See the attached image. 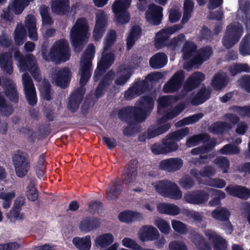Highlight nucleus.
Returning <instances> with one entry per match:
<instances>
[{
  "label": "nucleus",
  "mask_w": 250,
  "mask_h": 250,
  "mask_svg": "<svg viewBox=\"0 0 250 250\" xmlns=\"http://www.w3.org/2000/svg\"><path fill=\"white\" fill-rule=\"evenodd\" d=\"M139 106H126L120 109V115L124 120H134L133 122H144L154 107V100L149 95L142 96Z\"/></svg>",
  "instance_id": "f257e3e1"
},
{
  "label": "nucleus",
  "mask_w": 250,
  "mask_h": 250,
  "mask_svg": "<svg viewBox=\"0 0 250 250\" xmlns=\"http://www.w3.org/2000/svg\"><path fill=\"white\" fill-rule=\"evenodd\" d=\"M182 27L181 24H175L160 30L155 36V47L158 49L167 47L171 51L176 50L186 40L185 35L183 33L179 34L171 40H169V38L171 35L180 30Z\"/></svg>",
  "instance_id": "f03ea898"
},
{
  "label": "nucleus",
  "mask_w": 250,
  "mask_h": 250,
  "mask_svg": "<svg viewBox=\"0 0 250 250\" xmlns=\"http://www.w3.org/2000/svg\"><path fill=\"white\" fill-rule=\"evenodd\" d=\"M69 51L67 41L61 39L55 42L48 54L45 48L42 49L41 53L43 59L46 62L58 64L69 60L71 56Z\"/></svg>",
  "instance_id": "7ed1b4c3"
},
{
  "label": "nucleus",
  "mask_w": 250,
  "mask_h": 250,
  "mask_svg": "<svg viewBox=\"0 0 250 250\" xmlns=\"http://www.w3.org/2000/svg\"><path fill=\"white\" fill-rule=\"evenodd\" d=\"M88 25L84 18L78 19L70 31L71 43L75 49L83 47L87 41Z\"/></svg>",
  "instance_id": "20e7f679"
},
{
  "label": "nucleus",
  "mask_w": 250,
  "mask_h": 250,
  "mask_svg": "<svg viewBox=\"0 0 250 250\" xmlns=\"http://www.w3.org/2000/svg\"><path fill=\"white\" fill-rule=\"evenodd\" d=\"M95 53V46L93 44L90 43L84 51L81 57L80 84L82 86H85L91 77L92 71V61L94 57Z\"/></svg>",
  "instance_id": "39448f33"
},
{
  "label": "nucleus",
  "mask_w": 250,
  "mask_h": 250,
  "mask_svg": "<svg viewBox=\"0 0 250 250\" xmlns=\"http://www.w3.org/2000/svg\"><path fill=\"white\" fill-rule=\"evenodd\" d=\"M14 57L18 61L19 67L22 71H29L35 80L38 79L40 74L33 55L28 54L23 56L19 50H17L14 53Z\"/></svg>",
  "instance_id": "423d86ee"
},
{
  "label": "nucleus",
  "mask_w": 250,
  "mask_h": 250,
  "mask_svg": "<svg viewBox=\"0 0 250 250\" xmlns=\"http://www.w3.org/2000/svg\"><path fill=\"white\" fill-rule=\"evenodd\" d=\"M156 190L162 196L174 200H179L182 192L177 185L169 180L160 181L155 186Z\"/></svg>",
  "instance_id": "0eeeda50"
},
{
  "label": "nucleus",
  "mask_w": 250,
  "mask_h": 250,
  "mask_svg": "<svg viewBox=\"0 0 250 250\" xmlns=\"http://www.w3.org/2000/svg\"><path fill=\"white\" fill-rule=\"evenodd\" d=\"M243 33V27L239 24H229L222 39L223 46L227 49L232 47L239 42Z\"/></svg>",
  "instance_id": "6e6552de"
},
{
  "label": "nucleus",
  "mask_w": 250,
  "mask_h": 250,
  "mask_svg": "<svg viewBox=\"0 0 250 250\" xmlns=\"http://www.w3.org/2000/svg\"><path fill=\"white\" fill-rule=\"evenodd\" d=\"M131 0H116L112 6L115 21L118 24L128 23L130 19L127 9L130 5Z\"/></svg>",
  "instance_id": "1a4fd4ad"
},
{
  "label": "nucleus",
  "mask_w": 250,
  "mask_h": 250,
  "mask_svg": "<svg viewBox=\"0 0 250 250\" xmlns=\"http://www.w3.org/2000/svg\"><path fill=\"white\" fill-rule=\"evenodd\" d=\"M13 162L17 176L20 178L25 176L30 167L28 154L18 150L13 156Z\"/></svg>",
  "instance_id": "9d476101"
},
{
  "label": "nucleus",
  "mask_w": 250,
  "mask_h": 250,
  "mask_svg": "<svg viewBox=\"0 0 250 250\" xmlns=\"http://www.w3.org/2000/svg\"><path fill=\"white\" fill-rule=\"evenodd\" d=\"M96 22L93 31V38L95 41L100 40L104 34L108 25V19L105 13L102 10L96 14Z\"/></svg>",
  "instance_id": "9b49d317"
},
{
  "label": "nucleus",
  "mask_w": 250,
  "mask_h": 250,
  "mask_svg": "<svg viewBox=\"0 0 250 250\" xmlns=\"http://www.w3.org/2000/svg\"><path fill=\"white\" fill-rule=\"evenodd\" d=\"M22 77L26 100L29 105L34 106L37 103V97L33 80L28 74H23Z\"/></svg>",
  "instance_id": "f8f14e48"
},
{
  "label": "nucleus",
  "mask_w": 250,
  "mask_h": 250,
  "mask_svg": "<svg viewBox=\"0 0 250 250\" xmlns=\"http://www.w3.org/2000/svg\"><path fill=\"white\" fill-rule=\"evenodd\" d=\"M185 78L184 71L181 70L177 71L164 85V92L172 93L178 91L181 88Z\"/></svg>",
  "instance_id": "ddd939ff"
},
{
  "label": "nucleus",
  "mask_w": 250,
  "mask_h": 250,
  "mask_svg": "<svg viewBox=\"0 0 250 250\" xmlns=\"http://www.w3.org/2000/svg\"><path fill=\"white\" fill-rule=\"evenodd\" d=\"M114 54L112 52L107 53L102 56L94 72L93 77L94 81L99 80L103 74L114 63Z\"/></svg>",
  "instance_id": "4468645a"
},
{
  "label": "nucleus",
  "mask_w": 250,
  "mask_h": 250,
  "mask_svg": "<svg viewBox=\"0 0 250 250\" xmlns=\"http://www.w3.org/2000/svg\"><path fill=\"white\" fill-rule=\"evenodd\" d=\"M163 7L160 6L153 3L149 4L145 13L146 21L153 25H160L163 17Z\"/></svg>",
  "instance_id": "2eb2a0df"
},
{
  "label": "nucleus",
  "mask_w": 250,
  "mask_h": 250,
  "mask_svg": "<svg viewBox=\"0 0 250 250\" xmlns=\"http://www.w3.org/2000/svg\"><path fill=\"white\" fill-rule=\"evenodd\" d=\"M205 235L208 240L211 242L214 250H227L228 242L215 231L212 229H207Z\"/></svg>",
  "instance_id": "dca6fc26"
},
{
  "label": "nucleus",
  "mask_w": 250,
  "mask_h": 250,
  "mask_svg": "<svg viewBox=\"0 0 250 250\" xmlns=\"http://www.w3.org/2000/svg\"><path fill=\"white\" fill-rule=\"evenodd\" d=\"M72 72L68 67L60 68L54 76L56 85L64 89L67 88L71 82Z\"/></svg>",
  "instance_id": "f3484780"
},
{
  "label": "nucleus",
  "mask_w": 250,
  "mask_h": 250,
  "mask_svg": "<svg viewBox=\"0 0 250 250\" xmlns=\"http://www.w3.org/2000/svg\"><path fill=\"white\" fill-rule=\"evenodd\" d=\"M209 194L204 190L199 189L187 193L184 196L185 201L189 204L200 205L207 202Z\"/></svg>",
  "instance_id": "a211bd4d"
},
{
  "label": "nucleus",
  "mask_w": 250,
  "mask_h": 250,
  "mask_svg": "<svg viewBox=\"0 0 250 250\" xmlns=\"http://www.w3.org/2000/svg\"><path fill=\"white\" fill-rule=\"evenodd\" d=\"M183 165V161L181 158L172 157L162 160L159 163V167L161 170L173 172L180 170Z\"/></svg>",
  "instance_id": "6ab92c4d"
},
{
  "label": "nucleus",
  "mask_w": 250,
  "mask_h": 250,
  "mask_svg": "<svg viewBox=\"0 0 250 250\" xmlns=\"http://www.w3.org/2000/svg\"><path fill=\"white\" fill-rule=\"evenodd\" d=\"M101 225L100 219L94 216H87L82 219L79 224V229L85 233L99 229Z\"/></svg>",
  "instance_id": "aec40b11"
},
{
  "label": "nucleus",
  "mask_w": 250,
  "mask_h": 250,
  "mask_svg": "<svg viewBox=\"0 0 250 250\" xmlns=\"http://www.w3.org/2000/svg\"><path fill=\"white\" fill-rule=\"evenodd\" d=\"M205 79V75L200 72H195L186 80L183 85V90L188 92L198 87Z\"/></svg>",
  "instance_id": "412c9836"
},
{
  "label": "nucleus",
  "mask_w": 250,
  "mask_h": 250,
  "mask_svg": "<svg viewBox=\"0 0 250 250\" xmlns=\"http://www.w3.org/2000/svg\"><path fill=\"white\" fill-rule=\"evenodd\" d=\"M227 193L233 197L243 200H248L250 198V189L239 185H229L225 188Z\"/></svg>",
  "instance_id": "4be33fe9"
},
{
  "label": "nucleus",
  "mask_w": 250,
  "mask_h": 250,
  "mask_svg": "<svg viewBox=\"0 0 250 250\" xmlns=\"http://www.w3.org/2000/svg\"><path fill=\"white\" fill-rule=\"evenodd\" d=\"M123 189V182L119 178L112 181L106 191V199L109 200L115 199L122 192Z\"/></svg>",
  "instance_id": "5701e85b"
},
{
  "label": "nucleus",
  "mask_w": 250,
  "mask_h": 250,
  "mask_svg": "<svg viewBox=\"0 0 250 250\" xmlns=\"http://www.w3.org/2000/svg\"><path fill=\"white\" fill-rule=\"evenodd\" d=\"M114 72L110 70L104 76L95 90V96L97 98L102 97L104 94L106 88L112 82Z\"/></svg>",
  "instance_id": "b1692460"
},
{
  "label": "nucleus",
  "mask_w": 250,
  "mask_h": 250,
  "mask_svg": "<svg viewBox=\"0 0 250 250\" xmlns=\"http://www.w3.org/2000/svg\"><path fill=\"white\" fill-rule=\"evenodd\" d=\"M25 25L28 31L29 38L33 41H37L38 33L35 17L32 14L27 15L25 20Z\"/></svg>",
  "instance_id": "393cba45"
},
{
  "label": "nucleus",
  "mask_w": 250,
  "mask_h": 250,
  "mask_svg": "<svg viewBox=\"0 0 250 250\" xmlns=\"http://www.w3.org/2000/svg\"><path fill=\"white\" fill-rule=\"evenodd\" d=\"M51 8L54 13L58 15H64L69 11V1L68 0H52Z\"/></svg>",
  "instance_id": "a878e982"
},
{
  "label": "nucleus",
  "mask_w": 250,
  "mask_h": 250,
  "mask_svg": "<svg viewBox=\"0 0 250 250\" xmlns=\"http://www.w3.org/2000/svg\"><path fill=\"white\" fill-rule=\"evenodd\" d=\"M0 65L6 73L11 75L13 72L12 54L9 52H5L0 54Z\"/></svg>",
  "instance_id": "bb28decb"
},
{
  "label": "nucleus",
  "mask_w": 250,
  "mask_h": 250,
  "mask_svg": "<svg viewBox=\"0 0 250 250\" xmlns=\"http://www.w3.org/2000/svg\"><path fill=\"white\" fill-rule=\"evenodd\" d=\"M143 218L142 213L131 210L122 211L118 215V219L120 221L127 223H130L133 221H140Z\"/></svg>",
  "instance_id": "cd10ccee"
},
{
  "label": "nucleus",
  "mask_w": 250,
  "mask_h": 250,
  "mask_svg": "<svg viewBox=\"0 0 250 250\" xmlns=\"http://www.w3.org/2000/svg\"><path fill=\"white\" fill-rule=\"evenodd\" d=\"M131 161L130 163L126 166L123 170L122 174L123 182L125 184L133 182L137 176V167H135Z\"/></svg>",
  "instance_id": "c85d7f7f"
},
{
  "label": "nucleus",
  "mask_w": 250,
  "mask_h": 250,
  "mask_svg": "<svg viewBox=\"0 0 250 250\" xmlns=\"http://www.w3.org/2000/svg\"><path fill=\"white\" fill-rule=\"evenodd\" d=\"M167 62V56L164 53H158L150 58L149 65L153 69H159L163 67Z\"/></svg>",
  "instance_id": "c756f323"
},
{
  "label": "nucleus",
  "mask_w": 250,
  "mask_h": 250,
  "mask_svg": "<svg viewBox=\"0 0 250 250\" xmlns=\"http://www.w3.org/2000/svg\"><path fill=\"white\" fill-rule=\"evenodd\" d=\"M157 210L161 213L170 215H177L180 212V209L177 206L165 203L159 204Z\"/></svg>",
  "instance_id": "7c9ffc66"
},
{
  "label": "nucleus",
  "mask_w": 250,
  "mask_h": 250,
  "mask_svg": "<svg viewBox=\"0 0 250 250\" xmlns=\"http://www.w3.org/2000/svg\"><path fill=\"white\" fill-rule=\"evenodd\" d=\"M5 96L12 103L17 104L19 102V93L15 85L13 83H9L3 86Z\"/></svg>",
  "instance_id": "2f4dec72"
},
{
  "label": "nucleus",
  "mask_w": 250,
  "mask_h": 250,
  "mask_svg": "<svg viewBox=\"0 0 250 250\" xmlns=\"http://www.w3.org/2000/svg\"><path fill=\"white\" fill-rule=\"evenodd\" d=\"M210 138V135L206 133L194 135L188 138L186 145L188 147H191L197 146L201 142L205 143L209 141Z\"/></svg>",
  "instance_id": "473e14b6"
},
{
  "label": "nucleus",
  "mask_w": 250,
  "mask_h": 250,
  "mask_svg": "<svg viewBox=\"0 0 250 250\" xmlns=\"http://www.w3.org/2000/svg\"><path fill=\"white\" fill-rule=\"evenodd\" d=\"M228 83L229 79L226 75L218 73L213 76L211 84L214 89L219 90L225 87Z\"/></svg>",
  "instance_id": "72a5a7b5"
},
{
  "label": "nucleus",
  "mask_w": 250,
  "mask_h": 250,
  "mask_svg": "<svg viewBox=\"0 0 250 250\" xmlns=\"http://www.w3.org/2000/svg\"><path fill=\"white\" fill-rule=\"evenodd\" d=\"M118 116L119 118L123 122L126 123L128 125L127 127H125L123 129V132L124 135L126 136H130L133 135L138 130V124L142 122H132L134 121L133 119L124 120L120 115V110L118 112Z\"/></svg>",
  "instance_id": "f704fd0d"
},
{
  "label": "nucleus",
  "mask_w": 250,
  "mask_h": 250,
  "mask_svg": "<svg viewBox=\"0 0 250 250\" xmlns=\"http://www.w3.org/2000/svg\"><path fill=\"white\" fill-rule=\"evenodd\" d=\"M211 92L204 87L200 89L196 95L192 99L191 103L192 105H200L209 99Z\"/></svg>",
  "instance_id": "c9c22d12"
},
{
  "label": "nucleus",
  "mask_w": 250,
  "mask_h": 250,
  "mask_svg": "<svg viewBox=\"0 0 250 250\" xmlns=\"http://www.w3.org/2000/svg\"><path fill=\"white\" fill-rule=\"evenodd\" d=\"M159 236V232L155 228L147 226L143 227V232L141 235V238L142 240H155L158 238Z\"/></svg>",
  "instance_id": "e433bc0d"
},
{
  "label": "nucleus",
  "mask_w": 250,
  "mask_h": 250,
  "mask_svg": "<svg viewBox=\"0 0 250 250\" xmlns=\"http://www.w3.org/2000/svg\"><path fill=\"white\" fill-rule=\"evenodd\" d=\"M230 216V212L229 210L224 207H217L211 212V216L215 220L222 222L229 221Z\"/></svg>",
  "instance_id": "4c0bfd02"
},
{
  "label": "nucleus",
  "mask_w": 250,
  "mask_h": 250,
  "mask_svg": "<svg viewBox=\"0 0 250 250\" xmlns=\"http://www.w3.org/2000/svg\"><path fill=\"white\" fill-rule=\"evenodd\" d=\"M231 128L230 124L226 122L217 121L209 126L208 131L214 134H222L227 129H230Z\"/></svg>",
  "instance_id": "58836bf2"
},
{
  "label": "nucleus",
  "mask_w": 250,
  "mask_h": 250,
  "mask_svg": "<svg viewBox=\"0 0 250 250\" xmlns=\"http://www.w3.org/2000/svg\"><path fill=\"white\" fill-rule=\"evenodd\" d=\"M170 127L171 124L170 123H166L160 125L157 128H155L154 126L148 127L146 130L147 135V140L165 133L169 129Z\"/></svg>",
  "instance_id": "ea45409f"
},
{
  "label": "nucleus",
  "mask_w": 250,
  "mask_h": 250,
  "mask_svg": "<svg viewBox=\"0 0 250 250\" xmlns=\"http://www.w3.org/2000/svg\"><path fill=\"white\" fill-rule=\"evenodd\" d=\"M72 243L80 250H90L91 248V238L89 235L81 238L75 237L73 239Z\"/></svg>",
  "instance_id": "a19ab883"
},
{
  "label": "nucleus",
  "mask_w": 250,
  "mask_h": 250,
  "mask_svg": "<svg viewBox=\"0 0 250 250\" xmlns=\"http://www.w3.org/2000/svg\"><path fill=\"white\" fill-rule=\"evenodd\" d=\"M113 241V235L110 233H106L97 236L95 240V244L97 247L105 248L110 245Z\"/></svg>",
  "instance_id": "79ce46f5"
},
{
  "label": "nucleus",
  "mask_w": 250,
  "mask_h": 250,
  "mask_svg": "<svg viewBox=\"0 0 250 250\" xmlns=\"http://www.w3.org/2000/svg\"><path fill=\"white\" fill-rule=\"evenodd\" d=\"M192 240L199 250H211L208 243L205 240L204 237L200 234L196 232L193 233Z\"/></svg>",
  "instance_id": "37998d69"
},
{
  "label": "nucleus",
  "mask_w": 250,
  "mask_h": 250,
  "mask_svg": "<svg viewBox=\"0 0 250 250\" xmlns=\"http://www.w3.org/2000/svg\"><path fill=\"white\" fill-rule=\"evenodd\" d=\"M28 5L29 1L27 0H14L9 4L8 6L15 14L20 15Z\"/></svg>",
  "instance_id": "c03bdc74"
},
{
  "label": "nucleus",
  "mask_w": 250,
  "mask_h": 250,
  "mask_svg": "<svg viewBox=\"0 0 250 250\" xmlns=\"http://www.w3.org/2000/svg\"><path fill=\"white\" fill-rule=\"evenodd\" d=\"M197 46L193 42L186 41L182 48L183 58L184 60H189L193 53L196 51Z\"/></svg>",
  "instance_id": "a18cd8bd"
},
{
  "label": "nucleus",
  "mask_w": 250,
  "mask_h": 250,
  "mask_svg": "<svg viewBox=\"0 0 250 250\" xmlns=\"http://www.w3.org/2000/svg\"><path fill=\"white\" fill-rule=\"evenodd\" d=\"M26 39V30L22 25H17L15 30L14 41L17 45H22Z\"/></svg>",
  "instance_id": "49530a36"
},
{
  "label": "nucleus",
  "mask_w": 250,
  "mask_h": 250,
  "mask_svg": "<svg viewBox=\"0 0 250 250\" xmlns=\"http://www.w3.org/2000/svg\"><path fill=\"white\" fill-rule=\"evenodd\" d=\"M14 111L12 104L7 103L5 98L0 92V113L2 116L9 117Z\"/></svg>",
  "instance_id": "de8ad7c7"
},
{
  "label": "nucleus",
  "mask_w": 250,
  "mask_h": 250,
  "mask_svg": "<svg viewBox=\"0 0 250 250\" xmlns=\"http://www.w3.org/2000/svg\"><path fill=\"white\" fill-rule=\"evenodd\" d=\"M204 114L202 113H198L197 114L185 117L183 119L178 121L175 124L177 127H180L186 125L192 124L197 122L200 119L203 118Z\"/></svg>",
  "instance_id": "09e8293b"
},
{
  "label": "nucleus",
  "mask_w": 250,
  "mask_h": 250,
  "mask_svg": "<svg viewBox=\"0 0 250 250\" xmlns=\"http://www.w3.org/2000/svg\"><path fill=\"white\" fill-rule=\"evenodd\" d=\"M121 72H123V74L119 76L115 81V83L117 85L125 84L129 80L132 74L131 69L127 67L122 68Z\"/></svg>",
  "instance_id": "8fccbe9b"
},
{
  "label": "nucleus",
  "mask_w": 250,
  "mask_h": 250,
  "mask_svg": "<svg viewBox=\"0 0 250 250\" xmlns=\"http://www.w3.org/2000/svg\"><path fill=\"white\" fill-rule=\"evenodd\" d=\"M239 53L243 56L250 55V35L246 34L242 39L239 45Z\"/></svg>",
  "instance_id": "3c124183"
},
{
  "label": "nucleus",
  "mask_w": 250,
  "mask_h": 250,
  "mask_svg": "<svg viewBox=\"0 0 250 250\" xmlns=\"http://www.w3.org/2000/svg\"><path fill=\"white\" fill-rule=\"evenodd\" d=\"M228 70L231 76H235L242 72H250V67L246 63H235L229 66Z\"/></svg>",
  "instance_id": "603ef678"
},
{
  "label": "nucleus",
  "mask_w": 250,
  "mask_h": 250,
  "mask_svg": "<svg viewBox=\"0 0 250 250\" xmlns=\"http://www.w3.org/2000/svg\"><path fill=\"white\" fill-rule=\"evenodd\" d=\"M25 199L24 197H19L15 200L13 207L10 211L12 217L17 219L20 216V212L25 204Z\"/></svg>",
  "instance_id": "864d4df0"
},
{
  "label": "nucleus",
  "mask_w": 250,
  "mask_h": 250,
  "mask_svg": "<svg viewBox=\"0 0 250 250\" xmlns=\"http://www.w3.org/2000/svg\"><path fill=\"white\" fill-rule=\"evenodd\" d=\"M162 141L166 154L176 151L179 147L177 143L171 137H168V135Z\"/></svg>",
  "instance_id": "5fc2aeb1"
},
{
  "label": "nucleus",
  "mask_w": 250,
  "mask_h": 250,
  "mask_svg": "<svg viewBox=\"0 0 250 250\" xmlns=\"http://www.w3.org/2000/svg\"><path fill=\"white\" fill-rule=\"evenodd\" d=\"M211 191L213 192V195L215 197L209 201V206L210 207H215L221 204V199H224L226 197L225 193L216 189H212Z\"/></svg>",
  "instance_id": "6e6d98bb"
},
{
  "label": "nucleus",
  "mask_w": 250,
  "mask_h": 250,
  "mask_svg": "<svg viewBox=\"0 0 250 250\" xmlns=\"http://www.w3.org/2000/svg\"><path fill=\"white\" fill-rule=\"evenodd\" d=\"M219 152L224 155H234L239 154L240 152V150L237 146L232 144H228L221 148Z\"/></svg>",
  "instance_id": "4d7b16f0"
},
{
  "label": "nucleus",
  "mask_w": 250,
  "mask_h": 250,
  "mask_svg": "<svg viewBox=\"0 0 250 250\" xmlns=\"http://www.w3.org/2000/svg\"><path fill=\"white\" fill-rule=\"evenodd\" d=\"M117 33L115 30H110L106 35L104 46V51H107L115 43Z\"/></svg>",
  "instance_id": "13d9d810"
},
{
  "label": "nucleus",
  "mask_w": 250,
  "mask_h": 250,
  "mask_svg": "<svg viewBox=\"0 0 250 250\" xmlns=\"http://www.w3.org/2000/svg\"><path fill=\"white\" fill-rule=\"evenodd\" d=\"M189 133V129L188 127L172 132L168 134V137H171L175 142L179 141Z\"/></svg>",
  "instance_id": "bf43d9fd"
},
{
  "label": "nucleus",
  "mask_w": 250,
  "mask_h": 250,
  "mask_svg": "<svg viewBox=\"0 0 250 250\" xmlns=\"http://www.w3.org/2000/svg\"><path fill=\"white\" fill-rule=\"evenodd\" d=\"M139 95L149 90V84L146 78L145 80L135 82L133 84Z\"/></svg>",
  "instance_id": "052dcab7"
},
{
  "label": "nucleus",
  "mask_w": 250,
  "mask_h": 250,
  "mask_svg": "<svg viewBox=\"0 0 250 250\" xmlns=\"http://www.w3.org/2000/svg\"><path fill=\"white\" fill-rule=\"evenodd\" d=\"M179 184L183 189L188 190L193 187L195 185V182L191 177L187 175L180 179Z\"/></svg>",
  "instance_id": "680f3d73"
},
{
  "label": "nucleus",
  "mask_w": 250,
  "mask_h": 250,
  "mask_svg": "<svg viewBox=\"0 0 250 250\" xmlns=\"http://www.w3.org/2000/svg\"><path fill=\"white\" fill-rule=\"evenodd\" d=\"M171 224L174 231L181 234H185L188 231L187 226L180 221L173 220Z\"/></svg>",
  "instance_id": "e2e57ef3"
},
{
  "label": "nucleus",
  "mask_w": 250,
  "mask_h": 250,
  "mask_svg": "<svg viewBox=\"0 0 250 250\" xmlns=\"http://www.w3.org/2000/svg\"><path fill=\"white\" fill-rule=\"evenodd\" d=\"M214 163L217 165L223 171V173H227L229 167V160L225 157H217L214 161Z\"/></svg>",
  "instance_id": "0e129e2a"
},
{
  "label": "nucleus",
  "mask_w": 250,
  "mask_h": 250,
  "mask_svg": "<svg viewBox=\"0 0 250 250\" xmlns=\"http://www.w3.org/2000/svg\"><path fill=\"white\" fill-rule=\"evenodd\" d=\"M40 14L43 25H51L53 24L54 21L49 15L47 7L44 6L41 10Z\"/></svg>",
  "instance_id": "69168bd1"
},
{
  "label": "nucleus",
  "mask_w": 250,
  "mask_h": 250,
  "mask_svg": "<svg viewBox=\"0 0 250 250\" xmlns=\"http://www.w3.org/2000/svg\"><path fill=\"white\" fill-rule=\"evenodd\" d=\"M232 110L243 117H250V105L243 106L234 105Z\"/></svg>",
  "instance_id": "338daca9"
},
{
  "label": "nucleus",
  "mask_w": 250,
  "mask_h": 250,
  "mask_svg": "<svg viewBox=\"0 0 250 250\" xmlns=\"http://www.w3.org/2000/svg\"><path fill=\"white\" fill-rule=\"evenodd\" d=\"M240 86L246 91L250 93V75H244L238 80Z\"/></svg>",
  "instance_id": "774afa93"
}]
</instances>
